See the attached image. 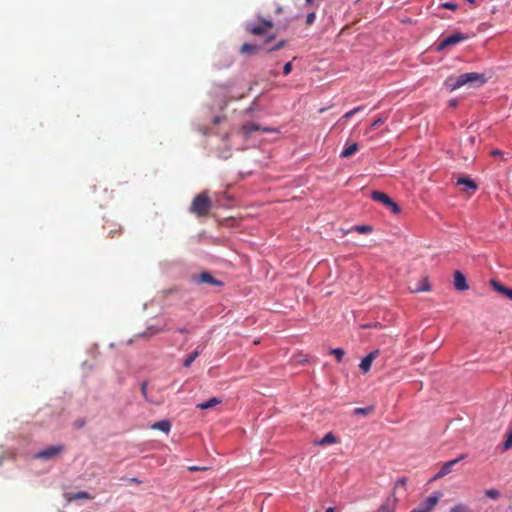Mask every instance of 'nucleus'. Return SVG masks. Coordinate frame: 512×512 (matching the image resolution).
I'll return each instance as SVG.
<instances>
[{"label": "nucleus", "mask_w": 512, "mask_h": 512, "mask_svg": "<svg viewBox=\"0 0 512 512\" xmlns=\"http://www.w3.org/2000/svg\"><path fill=\"white\" fill-rule=\"evenodd\" d=\"M220 403H221L220 399H218L216 397H213V398H210L207 401H204V402H201V403L197 404V408L201 409V410L210 409V408H213V407H215L216 405H218Z\"/></svg>", "instance_id": "a211bd4d"}, {"label": "nucleus", "mask_w": 512, "mask_h": 512, "mask_svg": "<svg viewBox=\"0 0 512 512\" xmlns=\"http://www.w3.org/2000/svg\"><path fill=\"white\" fill-rule=\"evenodd\" d=\"M387 117H378L370 126V129H376L386 121Z\"/></svg>", "instance_id": "473e14b6"}, {"label": "nucleus", "mask_w": 512, "mask_h": 512, "mask_svg": "<svg viewBox=\"0 0 512 512\" xmlns=\"http://www.w3.org/2000/svg\"><path fill=\"white\" fill-rule=\"evenodd\" d=\"M477 137L475 135L468 136L464 141V147H473L475 145Z\"/></svg>", "instance_id": "7c9ffc66"}, {"label": "nucleus", "mask_w": 512, "mask_h": 512, "mask_svg": "<svg viewBox=\"0 0 512 512\" xmlns=\"http://www.w3.org/2000/svg\"><path fill=\"white\" fill-rule=\"evenodd\" d=\"M450 105H451V106H456V101H454V100H453V101H451V102H450Z\"/></svg>", "instance_id": "49530a36"}, {"label": "nucleus", "mask_w": 512, "mask_h": 512, "mask_svg": "<svg viewBox=\"0 0 512 512\" xmlns=\"http://www.w3.org/2000/svg\"><path fill=\"white\" fill-rule=\"evenodd\" d=\"M363 109V106H358L348 112H346L343 116H342V119H349L351 118L353 115H355L356 113H358L359 111H361Z\"/></svg>", "instance_id": "c756f323"}, {"label": "nucleus", "mask_w": 512, "mask_h": 512, "mask_svg": "<svg viewBox=\"0 0 512 512\" xmlns=\"http://www.w3.org/2000/svg\"><path fill=\"white\" fill-rule=\"evenodd\" d=\"M199 351L198 350H195L194 352L190 353L184 360L183 362V366L188 368L191 366V364L193 363V361L199 356Z\"/></svg>", "instance_id": "5701e85b"}, {"label": "nucleus", "mask_w": 512, "mask_h": 512, "mask_svg": "<svg viewBox=\"0 0 512 512\" xmlns=\"http://www.w3.org/2000/svg\"><path fill=\"white\" fill-rule=\"evenodd\" d=\"M129 482L135 483V484H140L141 483V481L139 479H137V478H131V479H129Z\"/></svg>", "instance_id": "a19ab883"}, {"label": "nucleus", "mask_w": 512, "mask_h": 512, "mask_svg": "<svg viewBox=\"0 0 512 512\" xmlns=\"http://www.w3.org/2000/svg\"><path fill=\"white\" fill-rule=\"evenodd\" d=\"M163 330L164 329L162 327L151 326L147 328V330L144 332V335L150 337L152 335L162 332Z\"/></svg>", "instance_id": "bb28decb"}, {"label": "nucleus", "mask_w": 512, "mask_h": 512, "mask_svg": "<svg viewBox=\"0 0 512 512\" xmlns=\"http://www.w3.org/2000/svg\"><path fill=\"white\" fill-rule=\"evenodd\" d=\"M440 497H441V494L439 492H435L433 495L427 497L423 502H421L411 512H432V510L438 504Z\"/></svg>", "instance_id": "7ed1b4c3"}, {"label": "nucleus", "mask_w": 512, "mask_h": 512, "mask_svg": "<svg viewBox=\"0 0 512 512\" xmlns=\"http://www.w3.org/2000/svg\"><path fill=\"white\" fill-rule=\"evenodd\" d=\"M285 44H286L285 40H280L277 44H275L274 46H272L269 49H267V52L270 53V52H273V51L280 50V49H282L285 46Z\"/></svg>", "instance_id": "2f4dec72"}, {"label": "nucleus", "mask_w": 512, "mask_h": 512, "mask_svg": "<svg viewBox=\"0 0 512 512\" xmlns=\"http://www.w3.org/2000/svg\"><path fill=\"white\" fill-rule=\"evenodd\" d=\"M274 38H275V36H274V35H271V36H269V37L266 39V42L271 41V40H273Z\"/></svg>", "instance_id": "37998d69"}, {"label": "nucleus", "mask_w": 512, "mask_h": 512, "mask_svg": "<svg viewBox=\"0 0 512 512\" xmlns=\"http://www.w3.org/2000/svg\"><path fill=\"white\" fill-rule=\"evenodd\" d=\"M407 484V478L403 477V478H400L397 480L396 484H395V488L397 487H405Z\"/></svg>", "instance_id": "e433bc0d"}, {"label": "nucleus", "mask_w": 512, "mask_h": 512, "mask_svg": "<svg viewBox=\"0 0 512 512\" xmlns=\"http://www.w3.org/2000/svg\"><path fill=\"white\" fill-rule=\"evenodd\" d=\"M292 71V63L291 62H287L284 67H283V74L284 75H288L290 74Z\"/></svg>", "instance_id": "c9c22d12"}, {"label": "nucleus", "mask_w": 512, "mask_h": 512, "mask_svg": "<svg viewBox=\"0 0 512 512\" xmlns=\"http://www.w3.org/2000/svg\"><path fill=\"white\" fill-rule=\"evenodd\" d=\"M378 354H379V351L374 350L362 359L359 367L363 371V373H367L370 370L371 364H372L373 360L378 356Z\"/></svg>", "instance_id": "9b49d317"}, {"label": "nucleus", "mask_w": 512, "mask_h": 512, "mask_svg": "<svg viewBox=\"0 0 512 512\" xmlns=\"http://www.w3.org/2000/svg\"><path fill=\"white\" fill-rule=\"evenodd\" d=\"M448 512H471V511L467 505L458 503L455 506H453Z\"/></svg>", "instance_id": "393cba45"}, {"label": "nucleus", "mask_w": 512, "mask_h": 512, "mask_svg": "<svg viewBox=\"0 0 512 512\" xmlns=\"http://www.w3.org/2000/svg\"><path fill=\"white\" fill-rule=\"evenodd\" d=\"M243 130L246 134H251L254 131H258L259 126L255 123H249L243 126Z\"/></svg>", "instance_id": "cd10ccee"}, {"label": "nucleus", "mask_w": 512, "mask_h": 512, "mask_svg": "<svg viewBox=\"0 0 512 512\" xmlns=\"http://www.w3.org/2000/svg\"><path fill=\"white\" fill-rule=\"evenodd\" d=\"M371 197L374 201L380 202L389 207L394 214H399L401 212L400 206L394 202L388 194H371Z\"/></svg>", "instance_id": "39448f33"}, {"label": "nucleus", "mask_w": 512, "mask_h": 512, "mask_svg": "<svg viewBox=\"0 0 512 512\" xmlns=\"http://www.w3.org/2000/svg\"><path fill=\"white\" fill-rule=\"evenodd\" d=\"M512 447V429L507 433L506 440L503 443V449L508 450Z\"/></svg>", "instance_id": "c85d7f7f"}, {"label": "nucleus", "mask_w": 512, "mask_h": 512, "mask_svg": "<svg viewBox=\"0 0 512 512\" xmlns=\"http://www.w3.org/2000/svg\"><path fill=\"white\" fill-rule=\"evenodd\" d=\"M358 151V144L356 142L346 143L344 150L341 152V157L348 158Z\"/></svg>", "instance_id": "dca6fc26"}, {"label": "nucleus", "mask_w": 512, "mask_h": 512, "mask_svg": "<svg viewBox=\"0 0 512 512\" xmlns=\"http://www.w3.org/2000/svg\"><path fill=\"white\" fill-rule=\"evenodd\" d=\"M197 283L200 284H211L215 286H221L222 282L215 279L209 272H202L199 274Z\"/></svg>", "instance_id": "ddd939ff"}, {"label": "nucleus", "mask_w": 512, "mask_h": 512, "mask_svg": "<svg viewBox=\"0 0 512 512\" xmlns=\"http://www.w3.org/2000/svg\"><path fill=\"white\" fill-rule=\"evenodd\" d=\"M141 392H142V395L147 399V383L146 382L142 383Z\"/></svg>", "instance_id": "4c0bfd02"}, {"label": "nucleus", "mask_w": 512, "mask_h": 512, "mask_svg": "<svg viewBox=\"0 0 512 512\" xmlns=\"http://www.w3.org/2000/svg\"><path fill=\"white\" fill-rule=\"evenodd\" d=\"M464 455H461L459 458H456V459H453V460H450L446 463L443 464V466L441 467V469L439 470V472L435 475V478H442L444 477L445 475L449 474L451 471H452V468L455 464H457L459 461H461L462 459H464Z\"/></svg>", "instance_id": "1a4fd4ad"}, {"label": "nucleus", "mask_w": 512, "mask_h": 512, "mask_svg": "<svg viewBox=\"0 0 512 512\" xmlns=\"http://www.w3.org/2000/svg\"><path fill=\"white\" fill-rule=\"evenodd\" d=\"M273 27V22L271 20L261 19V23L259 25H249L248 30L253 35H263L267 33L269 29Z\"/></svg>", "instance_id": "423d86ee"}, {"label": "nucleus", "mask_w": 512, "mask_h": 512, "mask_svg": "<svg viewBox=\"0 0 512 512\" xmlns=\"http://www.w3.org/2000/svg\"><path fill=\"white\" fill-rule=\"evenodd\" d=\"M211 201L206 194H198L192 202L191 211L199 217L206 216L210 210Z\"/></svg>", "instance_id": "f03ea898"}, {"label": "nucleus", "mask_w": 512, "mask_h": 512, "mask_svg": "<svg viewBox=\"0 0 512 512\" xmlns=\"http://www.w3.org/2000/svg\"><path fill=\"white\" fill-rule=\"evenodd\" d=\"M330 354L335 356L337 362H341L345 355V352L342 348H334L330 350Z\"/></svg>", "instance_id": "b1692460"}, {"label": "nucleus", "mask_w": 512, "mask_h": 512, "mask_svg": "<svg viewBox=\"0 0 512 512\" xmlns=\"http://www.w3.org/2000/svg\"><path fill=\"white\" fill-rule=\"evenodd\" d=\"M443 8L445 9H449V10H456L457 9V4L455 3H451V2H446V3H443L441 5Z\"/></svg>", "instance_id": "f704fd0d"}, {"label": "nucleus", "mask_w": 512, "mask_h": 512, "mask_svg": "<svg viewBox=\"0 0 512 512\" xmlns=\"http://www.w3.org/2000/svg\"><path fill=\"white\" fill-rule=\"evenodd\" d=\"M485 495L490 499L497 500L500 497L501 493L499 490L492 488L487 489L485 491Z\"/></svg>", "instance_id": "a878e982"}, {"label": "nucleus", "mask_w": 512, "mask_h": 512, "mask_svg": "<svg viewBox=\"0 0 512 512\" xmlns=\"http://www.w3.org/2000/svg\"><path fill=\"white\" fill-rule=\"evenodd\" d=\"M467 38H468L467 35H464L461 32H456V33L442 39L437 46V50L443 51L444 49H446L450 46H454V45L460 43L461 41L466 40Z\"/></svg>", "instance_id": "20e7f679"}, {"label": "nucleus", "mask_w": 512, "mask_h": 512, "mask_svg": "<svg viewBox=\"0 0 512 512\" xmlns=\"http://www.w3.org/2000/svg\"><path fill=\"white\" fill-rule=\"evenodd\" d=\"M315 18H316V15H315L314 11L308 13L307 16H306V24L308 26L312 25L314 23V21H315Z\"/></svg>", "instance_id": "72a5a7b5"}, {"label": "nucleus", "mask_w": 512, "mask_h": 512, "mask_svg": "<svg viewBox=\"0 0 512 512\" xmlns=\"http://www.w3.org/2000/svg\"><path fill=\"white\" fill-rule=\"evenodd\" d=\"M151 428L154 430H160V431L168 434L171 429V423L168 420H161V421H158V422H155L154 424H152Z\"/></svg>", "instance_id": "f3484780"}, {"label": "nucleus", "mask_w": 512, "mask_h": 512, "mask_svg": "<svg viewBox=\"0 0 512 512\" xmlns=\"http://www.w3.org/2000/svg\"><path fill=\"white\" fill-rule=\"evenodd\" d=\"M83 426V422H77V427H82Z\"/></svg>", "instance_id": "a18cd8bd"}, {"label": "nucleus", "mask_w": 512, "mask_h": 512, "mask_svg": "<svg viewBox=\"0 0 512 512\" xmlns=\"http://www.w3.org/2000/svg\"><path fill=\"white\" fill-rule=\"evenodd\" d=\"M65 498L68 502H72V501H76V500H80V499H93V496H91L88 492L86 491H80V492H76V493H67L65 494Z\"/></svg>", "instance_id": "2eb2a0df"}, {"label": "nucleus", "mask_w": 512, "mask_h": 512, "mask_svg": "<svg viewBox=\"0 0 512 512\" xmlns=\"http://www.w3.org/2000/svg\"><path fill=\"white\" fill-rule=\"evenodd\" d=\"M397 504L395 496L389 497L386 501L378 508L376 512H394Z\"/></svg>", "instance_id": "4468645a"}, {"label": "nucleus", "mask_w": 512, "mask_h": 512, "mask_svg": "<svg viewBox=\"0 0 512 512\" xmlns=\"http://www.w3.org/2000/svg\"><path fill=\"white\" fill-rule=\"evenodd\" d=\"M486 82L484 74L470 72L458 76H450L445 80V86L448 90L454 91L462 86L478 87Z\"/></svg>", "instance_id": "f257e3e1"}, {"label": "nucleus", "mask_w": 512, "mask_h": 512, "mask_svg": "<svg viewBox=\"0 0 512 512\" xmlns=\"http://www.w3.org/2000/svg\"><path fill=\"white\" fill-rule=\"evenodd\" d=\"M307 3H312V0H306Z\"/></svg>", "instance_id": "8fccbe9b"}, {"label": "nucleus", "mask_w": 512, "mask_h": 512, "mask_svg": "<svg viewBox=\"0 0 512 512\" xmlns=\"http://www.w3.org/2000/svg\"><path fill=\"white\" fill-rule=\"evenodd\" d=\"M334 511H335V508L329 507L325 512H334Z\"/></svg>", "instance_id": "c03bdc74"}, {"label": "nucleus", "mask_w": 512, "mask_h": 512, "mask_svg": "<svg viewBox=\"0 0 512 512\" xmlns=\"http://www.w3.org/2000/svg\"><path fill=\"white\" fill-rule=\"evenodd\" d=\"M189 471H199V470H205V467H198V466H191L188 468Z\"/></svg>", "instance_id": "ea45409f"}, {"label": "nucleus", "mask_w": 512, "mask_h": 512, "mask_svg": "<svg viewBox=\"0 0 512 512\" xmlns=\"http://www.w3.org/2000/svg\"><path fill=\"white\" fill-rule=\"evenodd\" d=\"M64 450V447L61 445L58 446H50L36 454V458L39 459H51L60 454Z\"/></svg>", "instance_id": "0eeeda50"}, {"label": "nucleus", "mask_w": 512, "mask_h": 512, "mask_svg": "<svg viewBox=\"0 0 512 512\" xmlns=\"http://www.w3.org/2000/svg\"><path fill=\"white\" fill-rule=\"evenodd\" d=\"M260 49L259 46L257 45H253V44H249V43H244L241 48H240V52L242 54H254L256 53L258 50Z\"/></svg>", "instance_id": "412c9836"}, {"label": "nucleus", "mask_w": 512, "mask_h": 512, "mask_svg": "<svg viewBox=\"0 0 512 512\" xmlns=\"http://www.w3.org/2000/svg\"><path fill=\"white\" fill-rule=\"evenodd\" d=\"M490 285L493 287L495 291L503 294L508 299L512 300V288H508L494 279L490 280Z\"/></svg>", "instance_id": "f8f14e48"}, {"label": "nucleus", "mask_w": 512, "mask_h": 512, "mask_svg": "<svg viewBox=\"0 0 512 512\" xmlns=\"http://www.w3.org/2000/svg\"><path fill=\"white\" fill-rule=\"evenodd\" d=\"M370 410H371V408H357L355 410V413H357V414H366Z\"/></svg>", "instance_id": "58836bf2"}, {"label": "nucleus", "mask_w": 512, "mask_h": 512, "mask_svg": "<svg viewBox=\"0 0 512 512\" xmlns=\"http://www.w3.org/2000/svg\"><path fill=\"white\" fill-rule=\"evenodd\" d=\"M453 284L456 290L466 291L469 289L465 275L461 271H455L453 275Z\"/></svg>", "instance_id": "6e6552de"}, {"label": "nucleus", "mask_w": 512, "mask_h": 512, "mask_svg": "<svg viewBox=\"0 0 512 512\" xmlns=\"http://www.w3.org/2000/svg\"><path fill=\"white\" fill-rule=\"evenodd\" d=\"M178 331H179V332H181V333H185V332H186V329L181 328V329H179Z\"/></svg>", "instance_id": "de8ad7c7"}, {"label": "nucleus", "mask_w": 512, "mask_h": 512, "mask_svg": "<svg viewBox=\"0 0 512 512\" xmlns=\"http://www.w3.org/2000/svg\"><path fill=\"white\" fill-rule=\"evenodd\" d=\"M467 2L473 4L474 3V0H466Z\"/></svg>", "instance_id": "09e8293b"}, {"label": "nucleus", "mask_w": 512, "mask_h": 512, "mask_svg": "<svg viewBox=\"0 0 512 512\" xmlns=\"http://www.w3.org/2000/svg\"><path fill=\"white\" fill-rule=\"evenodd\" d=\"M373 230V226L371 225H355L350 229V231H355L360 234H369L373 232Z\"/></svg>", "instance_id": "4be33fe9"}, {"label": "nucleus", "mask_w": 512, "mask_h": 512, "mask_svg": "<svg viewBox=\"0 0 512 512\" xmlns=\"http://www.w3.org/2000/svg\"><path fill=\"white\" fill-rule=\"evenodd\" d=\"M337 439L332 432H328L321 440L316 441L315 444L319 446H325L336 443Z\"/></svg>", "instance_id": "aec40b11"}, {"label": "nucleus", "mask_w": 512, "mask_h": 512, "mask_svg": "<svg viewBox=\"0 0 512 512\" xmlns=\"http://www.w3.org/2000/svg\"><path fill=\"white\" fill-rule=\"evenodd\" d=\"M409 290L411 293L429 292L431 290V284L428 280V277H423L413 287L410 286Z\"/></svg>", "instance_id": "9d476101"}, {"label": "nucleus", "mask_w": 512, "mask_h": 512, "mask_svg": "<svg viewBox=\"0 0 512 512\" xmlns=\"http://www.w3.org/2000/svg\"><path fill=\"white\" fill-rule=\"evenodd\" d=\"M492 155H494V156L501 155V151L494 150V151H492Z\"/></svg>", "instance_id": "79ce46f5"}, {"label": "nucleus", "mask_w": 512, "mask_h": 512, "mask_svg": "<svg viewBox=\"0 0 512 512\" xmlns=\"http://www.w3.org/2000/svg\"><path fill=\"white\" fill-rule=\"evenodd\" d=\"M458 185H465L470 190H477L478 185L476 182L469 177H462L457 180Z\"/></svg>", "instance_id": "6ab92c4d"}]
</instances>
